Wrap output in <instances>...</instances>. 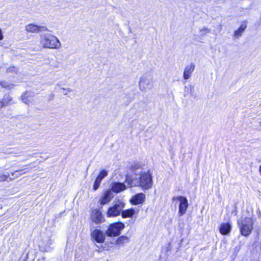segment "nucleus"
<instances>
[{
  "instance_id": "c756f323",
  "label": "nucleus",
  "mask_w": 261,
  "mask_h": 261,
  "mask_svg": "<svg viewBox=\"0 0 261 261\" xmlns=\"http://www.w3.org/2000/svg\"><path fill=\"white\" fill-rule=\"evenodd\" d=\"M4 102L0 100V110L4 107Z\"/></svg>"
},
{
  "instance_id": "393cba45",
  "label": "nucleus",
  "mask_w": 261,
  "mask_h": 261,
  "mask_svg": "<svg viewBox=\"0 0 261 261\" xmlns=\"http://www.w3.org/2000/svg\"><path fill=\"white\" fill-rule=\"evenodd\" d=\"M101 181V180H100L99 179H98L96 177V178L94 181V185H93L94 190L95 191L98 189V188H99V187L100 186V184Z\"/></svg>"
},
{
  "instance_id": "20e7f679",
  "label": "nucleus",
  "mask_w": 261,
  "mask_h": 261,
  "mask_svg": "<svg viewBox=\"0 0 261 261\" xmlns=\"http://www.w3.org/2000/svg\"><path fill=\"white\" fill-rule=\"evenodd\" d=\"M238 224L242 235L247 237L251 233L253 222L251 218L246 217L244 219L239 220Z\"/></svg>"
},
{
  "instance_id": "423d86ee",
  "label": "nucleus",
  "mask_w": 261,
  "mask_h": 261,
  "mask_svg": "<svg viewBox=\"0 0 261 261\" xmlns=\"http://www.w3.org/2000/svg\"><path fill=\"white\" fill-rule=\"evenodd\" d=\"M124 202L120 200L114 201L113 205L109 207L107 212L108 217H111L119 216L124 208Z\"/></svg>"
},
{
  "instance_id": "f3484780",
  "label": "nucleus",
  "mask_w": 261,
  "mask_h": 261,
  "mask_svg": "<svg viewBox=\"0 0 261 261\" xmlns=\"http://www.w3.org/2000/svg\"><path fill=\"white\" fill-rule=\"evenodd\" d=\"M247 28V25L245 23L241 24L239 28L234 32L233 36L235 38H239L242 35Z\"/></svg>"
},
{
  "instance_id": "2f4dec72",
  "label": "nucleus",
  "mask_w": 261,
  "mask_h": 261,
  "mask_svg": "<svg viewBox=\"0 0 261 261\" xmlns=\"http://www.w3.org/2000/svg\"><path fill=\"white\" fill-rule=\"evenodd\" d=\"M16 153V152L14 151H12V152H9V153Z\"/></svg>"
},
{
  "instance_id": "1a4fd4ad",
  "label": "nucleus",
  "mask_w": 261,
  "mask_h": 261,
  "mask_svg": "<svg viewBox=\"0 0 261 261\" xmlns=\"http://www.w3.org/2000/svg\"><path fill=\"white\" fill-rule=\"evenodd\" d=\"M25 30L28 32L33 33L47 31V28L44 25H38L30 23L26 25Z\"/></svg>"
},
{
  "instance_id": "6ab92c4d",
  "label": "nucleus",
  "mask_w": 261,
  "mask_h": 261,
  "mask_svg": "<svg viewBox=\"0 0 261 261\" xmlns=\"http://www.w3.org/2000/svg\"><path fill=\"white\" fill-rule=\"evenodd\" d=\"M194 93V86L192 85H189L185 87V94L186 96L188 94L192 95Z\"/></svg>"
},
{
  "instance_id": "473e14b6",
  "label": "nucleus",
  "mask_w": 261,
  "mask_h": 261,
  "mask_svg": "<svg viewBox=\"0 0 261 261\" xmlns=\"http://www.w3.org/2000/svg\"><path fill=\"white\" fill-rule=\"evenodd\" d=\"M259 124L261 126V121L259 122Z\"/></svg>"
},
{
  "instance_id": "a211bd4d",
  "label": "nucleus",
  "mask_w": 261,
  "mask_h": 261,
  "mask_svg": "<svg viewBox=\"0 0 261 261\" xmlns=\"http://www.w3.org/2000/svg\"><path fill=\"white\" fill-rule=\"evenodd\" d=\"M121 214L123 218H130L135 214V211L134 209H128L124 211L122 210Z\"/></svg>"
},
{
  "instance_id": "72a5a7b5",
  "label": "nucleus",
  "mask_w": 261,
  "mask_h": 261,
  "mask_svg": "<svg viewBox=\"0 0 261 261\" xmlns=\"http://www.w3.org/2000/svg\"><path fill=\"white\" fill-rule=\"evenodd\" d=\"M67 94V92H65V93H64V94H65V95H66Z\"/></svg>"
},
{
  "instance_id": "ddd939ff",
  "label": "nucleus",
  "mask_w": 261,
  "mask_h": 261,
  "mask_svg": "<svg viewBox=\"0 0 261 261\" xmlns=\"http://www.w3.org/2000/svg\"><path fill=\"white\" fill-rule=\"evenodd\" d=\"M194 69L195 65L193 63H191L190 65L186 66L184 71V79L185 80H188L191 77V75L192 72L194 71Z\"/></svg>"
},
{
  "instance_id": "6e6552de",
  "label": "nucleus",
  "mask_w": 261,
  "mask_h": 261,
  "mask_svg": "<svg viewBox=\"0 0 261 261\" xmlns=\"http://www.w3.org/2000/svg\"><path fill=\"white\" fill-rule=\"evenodd\" d=\"M91 237L92 240L99 243H103L105 240L104 232L99 229H95L93 230L91 232Z\"/></svg>"
},
{
  "instance_id": "a878e982",
  "label": "nucleus",
  "mask_w": 261,
  "mask_h": 261,
  "mask_svg": "<svg viewBox=\"0 0 261 261\" xmlns=\"http://www.w3.org/2000/svg\"><path fill=\"white\" fill-rule=\"evenodd\" d=\"M17 71V69L14 66H10L7 69V72L8 73H16Z\"/></svg>"
},
{
  "instance_id": "f257e3e1",
  "label": "nucleus",
  "mask_w": 261,
  "mask_h": 261,
  "mask_svg": "<svg viewBox=\"0 0 261 261\" xmlns=\"http://www.w3.org/2000/svg\"><path fill=\"white\" fill-rule=\"evenodd\" d=\"M125 182L129 187L140 186L144 190L150 189L153 184L151 175L149 172L141 174L139 179H134L130 176L126 175Z\"/></svg>"
},
{
  "instance_id": "9d476101",
  "label": "nucleus",
  "mask_w": 261,
  "mask_h": 261,
  "mask_svg": "<svg viewBox=\"0 0 261 261\" xmlns=\"http://www.w3.org/2000/svg\"><path fill=\"white\" fill-rule=\"evenodd\" d=\"M91 218L93 222L96 224H100L104 222V217L101 212L97 209L92 211L91 215Z\"/></svg>"
},
{
  "instance_id": "c85d7f7f",
  "label": "nucleus",
  "mask_w": 261,
  "mask_h": 261,
  "mask_svg": "<svg viewBox=\"0 0 261 261\" xmlns=\"http://www.w3.org/2000/svg\"><path fill=\"white\" fill-rule=\"evenodd\" d=\"M61 90H66L67 91V92H70L71 91V90L69 88H67V89H65V88H61Z\"/></svg>"
},
{
  "instance_id": "5701e85b",
  "label": "nucleus",
  "mask_w": 261,
  "mask_h": 261,
  "mask_svg": "<svg viewBox=\"0 0 261 261\" xmlns=\"http://www.w3.org/2000/svg\"><path fill=\"white\" fill-rule=\"evenodd\" d=\"M108 175V172L107 171L105 170H102L98 176L97 177V178L99 179L100 180H102L105 177H106Z\"/></svg>"
},
{
  "instance_id": "bb28decb",
  "label": "nucleus",
  "mask_w": 261,
  "mask_h": 261,
  "mask_svg": "<svg viewBox=\"0 0 261 261\" xmlns=\"http://www.w3.org/2000/svg\"><path fill=\"white\" fill-rule=\"evenodd\" d=\"M9 177V174L7 173V174H3L0 176V181H4L7 180V179Z\"/></svg>"
},
{
  "instance_id": "b1692460",
  "label": "nucleus",
  "mask_w": 261,
  "mask_h": 261,
  "mask_svg": "<svg viewBox=\"0 0 261 261\" xmlns=\"http://www.w3.org/2000/svg\"><path fill=\"white\" fill-rule=\"evenodd\" d=\"M22 171V170H16L14 172H12L11 173V175L12 176H14L15 175V177H10V180H12L14 179L15 177H19V176H20L21 175H22V174H23V173H19V174H17V173H19L20 172H21ZM24 173H25V172H24Z\"/></svg>"
},
{
  "instance_id": "0eeeda50",
  "label": "nucleus",
  "mask_w": 261,
  "mask_h": 261,
  "mask_svg": "<svg viewBox=\"0 0 261 261\" xmlns=\"http://www.w3.org/2000/svg\"><path fill=\"white\" fill-rule=\"evenodd\" d=\"M173 201L178 200L179 201L178 214L180 216L185 214L188 207L187 199L183 196H175L172 198Z\"/></svg>"
},
{
  "instance_id": "412c9836",
  "label": "nucleus",
  "mask_w": 261,
  "mask_h": 261,
  "mask_svg": "<svg viewBox=\"0 0 261 261\" xmlns=\"http://www.w3.org/2000/svg\"><path fill=\"white\" fill-rule=\"evenodd\" d=\"M12 99V98L9 95H5L3 98V99L1 100L4 102V103L5 106L9 105Z\"/></svg>"
},
{
  "instance_id": "39448f33",
  "label": "nucleus",
  "mask_w": 261,
  "mask_h": 261,
  "mask_svg": "<svg viewBox=\"0 0 261 261\" xmlns=\"http://www.w3.org/2000/svg\"><path fill=\"white\" fill-rule=\"evenodd\" d=\"M124 228V224L121 222H116L109 225L106 234L108 237H116L120 234L121 231Z\"/></svg>"
},
{
  "instance_id": "4be33fe9",
  "label": "nucleus",
  "mask_w": 261,
  "mask_h": 261,
  "mask_svg": "<svg viewBox=\"0 0 261 261\" xmlns=\"http://www.w3.org/2000/svg\"><path fill=\"white\" fill-rule=\"evenodd\" d=\"M0 84L2 86V87H3V88L9 89L11 88L13 86L12 84L9 83V82H8L7 81H2L0 83Z\"/></svg>"
},
{
  "instance_id": "7c9ffc66",
  "label": "nucleus",
  "mask_w": 261,
  "mask_h": 261,
  "mask_svg": "<svg viewBox=\"0 0 261 261\" xmlns=\"http://www.w3.org/2000/svg\"><path fill=\"white\" fill-rule=\"evenodd\" d=\"M3 39V35L2 33V31L1 29H0V40H2Z\"/></svg>"
},
{
  "instance_id": "7ed1b4c3",
  "label": "nucleus",
  "mask_w": 261,
  "mask_h": 261,
  "mask_svg": "<svg viewBox=\"0 0 261 261\" xmlns=\"http://www.w3.org/2000/svg\"><path fill=\"white\" fill-rule=\"evenodd\" d=\"M154 83L153 77L151 74H144L139 79V90L142 92L151 90L153 88Z\"/></svg>"
},
{
  "instance_id": "2eb2a0df",
  "label": "nucleus",
  "mask_w": 261,
  "mask_h": 261,
  "mask_svg": "<svg viewBox=\"0 0 261 261\" xmlns=\"http://www.w3.org/2000/svg\"><path fill=\"white\" fill-rule=\"evenodd\" d=\"M126 189V186L124 184L115 182L112 184L111 189L115 193H119Z\"/></svg>"
},
{
  "instance_id": "4468645a",
  "label": "nucleus",
  "mask_w": 261,
  "mask_h": 261,
  "mask_svg": "<svg viewBox=\"0 0 261 261\" xmlns=\"http://www.w3.org/2000/svg\"><path fill=\"white\" fill-rule=\"evenodd\" d=\"M145 198V195L143 193H138L132 198L130 202L135 205L141 204L144 202Z\"/></svg>"
},
{
  "instance_id": "f8f14e48",
  "label": "nucleus",
  "mask_w": 261,
  "mask_h": 261,
  "mask_svg": "<svg viewBox=\"0 0 261 261\" xmlns=\"http://www.w3.org/2000/svg\"><path fill=\"white\" fill-rule=\"evenodd\" d=\"M21 99L23 102L27 105H33L36 103V98L34 96H32L29 92H26L22 94Z\"/></svg>"
},
{
  "instance_id": "9b49d317",
  "label": "nucleus",
  "mask_w": 261,
  "mask_h": 261,
  "mask_svg": "<svg viewBox=\"0 0 261 261\" xmlns=\"http://www.w3.org/2000/svg\"><path fill=\"white\" fill-rule=\"evenodd\" d=\"M113 196V194L111 190H107L105 191L103 196L99 200L100 204L103 205L108 203L112 199Z\"/></svg>"
},
{
  "instance_id": "dca6fc26",
  "label": "nucleus",
  "mask_w": 261,
  "mask_h": 261,
  "mask_svg": "<svg viewBox=\"0 0 261 261\" xmlns=\"http://www.w3.org/2000/svg\"><path fill=\"white\" fill-rule=\"evenodd\" d=\"M231 229V225L229 223L222 224L220 227L219 230L223 235L228 234Z\"/></svg>"
},
{
  "instance_id": "aec40b11",
  "label": "nucleus",
  "mask_w": 261,
  "mask_h": 261,
  "mask_svg": "<svg viewBox=\"0 0 261 261\" xmlns=\"http://www.w3.org/2000/svg\"><path fill=\"white\" fill-rule=\"evenodd\" d=\"M129 242V238L126 236H122L120 237L117 240L118 244H124Z\"/></svg>"
},
{
  "instance_id": "cd10ccee",
  "label": "nucleus",
  "mask_w": 261,
  "mask_h": 261,
  "mask_svg": "<svg viewBox=\"0 0 261 261\" xmlns=\"http://www.w3.org/2000/svg\"><path fill=\"white\" fill-rule=\"evenodd\" d=\"M200 34L201 35H205L206 34L210 33L211 30L209 29L204 28L201 29L200 30Z\"/></svg>"
},
{
  "instance_id": "f03ea898",
  "label": "nucleus",
  "mask_w": 261,
  "mask_h": 261,
  "mask_svg": "<svg viewBox=\"0 0 261 261\" xmlns=\"http://www.w3.org/2000/svg\"><path fill=\"white\" fill-rule=\"evenodd\" d=\"M40 43L44 48L57 49L61 46L59 40L55 36L49 33L40 35Z\"/></svg>"
}]
</instances>
